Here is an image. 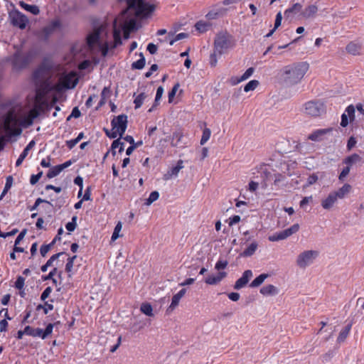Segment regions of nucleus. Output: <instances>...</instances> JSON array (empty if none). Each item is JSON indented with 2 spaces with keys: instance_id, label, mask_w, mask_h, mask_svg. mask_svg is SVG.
Masks as SVG:
<instances>
[{
  "instance_id": "obj_1",
  "label": "nucleus",
  "mask_w": 364,
  "mask_h": 364,
  "mask_svg": "<svg viewBox=\"0 0 364 364\" xmlns=\"http://www.w3.org/2000/svg\"><path fill=\"white\" fill-rule=\"evenodd\" d=\"M127 8L122 11L113 23L114 42L109 46L107 42H102V35H107L106 27L101 25L95 28L87 38V43L91 50L95 48L100 51L102 56L107 55L109 49H114L122 44L121 31H124V38L128 39L130 32L136 28L137 17L145 16L151 13L154 7L146 2V0H127Z\"/></svg>"
},
{
  "instance_id": "obj_2",
  "label": "nucleus",
  "mask_w": 364,
  "mask_h": 364,
  "mask_svg": "<svg viewBox=\"0 0 364 364\" xmlns=\"http://www.w3.org/2000/svg\"><path fill=\"white\" fill-rule=\"evenodd\" d=\"M79 77L76 72H65L59 65L53 67L43 62L33 73L32 82L35 91H63L75 88Z\"/></svg>"
},
{
  "instance_id": "obj_3",
  "label": "nucleus",
  "mask_w": 364,
  "mask_h": 364,
  "mask_svg": "<svg viewBox=\"0 0 364 364\" xmlns=\"http://www.w3.org/2000/svg\"><path fill=\"white\" fill-rule=\"evenodd\" d=\"M36 93L33 107L23 118L22 124L24 127L32 125L35 119L41 114L50 110L56 103L55 97H53L51 102H48L46 96L48 92Z\"/></svg>"
},
{
  "instance_id": "obj_4",
  "label": "nucleus",
  "mask_w": 364,
  "mask_h": 364,
  "mask_svg": "<svg viewBox=\"0 0 364 364\" xmlns=\"http://www.w3.org/2000/svg\"><path fill=\"white\" fill-rule=\"evenodd\" d=\"M309 69V64L299 63L285 66L280 74V79L287 86L298 84L305 75Z\"/></svg>"
},
{
  "instance_id": "obj_5",
  "label": "nucleus",
  "mask_w": 364,
  "mask_h": 364,
  "mask_svg": "<svg viewBox=\"0 0 364 364\" xmlns=\"http://www.w3.org/2000/svg\"><path fill=\"white\" fill-rule=\"evenodd\" d=\"M235 41L232 36L227 33H220L217 35L214 42V53L213 56L221 55L232 48Z\"/></svg>"
},
{
  "instance_id": "obj_6",
  "label": "nucleus",
  "mask_w": 364,
  "mask_h": 364,
  "mask_svg": "<svg viewBox=\"0 0 364 364\" xmlns=\"http://www.w3.org/2000/svg\"><path fill=\"white\" fill-rule=\"evenodd\" d=\"M112 127V132L108 130L105 131L107 136L111 139H115L117 136L120 137L124 134L127 127V116L124 114H119L114 117L110 122Z\"/></svg>"
},
{
  "instance_id": "obj_7",
  "label": "nucleus",
  "mask_w": 364,
  "mask_h": 364,
  "mask_svg": "<svg viewBox=\"0 0 364 364\" xmlns=\"http://www.w3.org/2000/svg\"><path fill=\"white\" fill-rule=\"evenodd\" d=\"M318 256L316 250H306L300 253L296 258V264L301 269H305L311 264Z\"/></svg>"
},
{
  "instance_id": "obj_8",
  "label": "nucleus",
  "mask_w": 364,
  "mask_h": 364,
  "mask_svg": "<svg viewBox=\"0 0 364 364\" xmlns=\"http://www.w3.org/2000/svg\"><path fill=\"white\" fill-rule=\"evenodd\" d=\"M324 111V103L320 100H311L304 104V113L309 116L318 117Z\"/></svg>"
},
{
  "instance_id": "obj_9",
  "label": "nucleus",
  "mask_w": 364,
  "mask_h": 364,
  "mask_svg": "<svg viewBox=\"0 0 364 364\" xmlns=\"http://www.w3.org/2000/svg\"><path fill=\"white\" fill-rule=\"evenodd\" d=\"M54 325L53 323H49L45 330H43L39 328H34L30 326H26L24 328V332H26V335L30 336L32 337H40L42 339L46 338L48 336H50L53 329Z\"/></svg>"
},
{
  "instance_id": "obj_10",
  "label": "nucleus",
  "mask_w": 364,
  "mask_h": 364,
  "mask_svg": "<svg viewBox=\"0 0 364 364\" xmlns=\"http://www.w3.org/2000/svg\"><path fill=\"white\" fill-rule=\"evenodd\" d=\"M262 176L264 178L262 183V187L263 188H267L268 182L270 181H273L274 184L277 186L285 179L284 175L279 173H272L267 169L262 172Z\"/></svg>"
},
{
  "instance_id": "obj_11",
  "label": "nucleus",
  "mask_w": 364,
  "mask_h": 364,
  "mask_svg": "<svg viewBox=\"0 0 364 364\" xmlns=\"http://www.w3.org/2000/svg\"><path fill=\"white\" fill-rule=\"evenodd\" d=\"M299 230V224H294L292 226H291L289 228H287L282 231H280L279 232H276L273 234L272 235H270L269 237V240L272 242L279 241L285 240L287 237H290L293 234L297 232Z\"/></svg>"
},
{
  "instance_id": "obj_12",
  "label": "nucleus",
  "mask_w": 364,
  "mask_h": 364,
  "mask_svg": "<svg viewBox=\"0 0 364 364\" xmlns=\"http://www.w3.org/2000/svg\"><path fill=\"white\" fill-rule=\"evenodd\" d=\"M333 130V129L332 127L318 129L313 131L310 134H309L307 139L312 141L321 142L326 139L327 135L331 134Z\"/></svg>"
},
{
  "instance_id": "obj_13",
  "label": "nucleus",
  "mask_w": 364,
  "mask_h": 364,
  "mask_svg": "<svg viewBox=\"0 0 364 364\" xmlns=\"http://www.w3.org/2000/svg\"><path fill=\"white\" fill-rule=\"evenodd\" d=\"M12 23L21 29L26 28L28 23V18L26 16L18 11H16L11 15Z\"/></svg>"
},
{
  "instance_id": "obj_14",
  "label": "nucleus",
  "mask_w": 364,
  "mask_h": 364,
  "mask_svg": "<svg viewBox=\"0 0 364 364\" xmlns=\"http://www.w3.org/2000/svg\"><path fill=\"white\" fill-rule=\"evenodd\" d=\"M348 117L350 121L353 120L355 118V108L352 105L348 106L344 113H343L341 115V127H346L348 124Z\"/></svg>"
},
{
  "instance_id": "obj_15",
  "label": "nucleus",
  "mask_w": 364,
  "mask_h": 364,
  "mask_svg": "<svg viewBox=\"0 0 364 364\" xmlns=\"http://www.w3.org/2000/svg\"><path fill=\"white\" fill-rule=\"evenodd\" d=\"M252 277V272L250 269L245 270L242 277L238 279L234 285V289H240L245 287L250 279Z\"/></svg>"
},
{
  "instance_id": "obj_16",
  "label": "nucleus",
  "mask_w": 364,
  "mask_h": 364,
  "mask_svg": "<svg viewBox=\"0 0 364 364\" xmlns=\"http://www.w3.org/2000/svg\"><path fill=\"white\" fill-rule=\"evenodd\" d=\"M183 168V161L179 160L176 166L168 170L163 176L164 181L171 179L173 176H177L180 170Z\"/></svg>"
},
{
  "instance_id": "obj_17",
  "label": "nucleus",
  "mask_w": 364,
  "mask_h": 364,
  "mask_svg": "<svg viewBox=\"0 0 364 364\" xmlns=\"http://www.w3.org/2000/svg\"><path fill=\"white\" fill-rule=\"evenodd\" d=\"M317 11L318 6L311 4L306 7L305 9L301 12L300 16L304 19H309L315 17Z\"/></svg>"
},
{
  "instance_id": "obj_18",
  "label": "nucleus",
  "mask_w": 364,
  "mask_h": 364,
  "mask_svg": "<svg viewBox=\"0 0 364 364\" xmlns=\"http://www.w3.org/2000/svg\"><path fill=\"white\" fill-rule=\"evenodd\" d=\"M338 199L336 196L331 192L328 196L321 200V206L323 209L330 210L333 207Z\"/></svg>"
},
{
  "instance_id": "obj_19",
  "label": "nucleus",
  "mask_w": 364,
  "mask_h": 364,
  "mask_svg": "<svg viewBox=\"0 0 364 364\" xmlns=\"http://www.w3.org/2000/svg\"><path fill=\"white\" fill-rule=\"evenodd\" d=\"M361 49L362 44L354 41L350 42L346 48L347 53L353 55H360Z\"/></svg>"
},
{
  "instance_id": "obj_20",
  "label": "nucleus",
  "mask_w": 364,
  "mask_h": 364,
  "mask_svg": "<svg viewBox=\"0 0 364 364\" xmlns=\"http://www.w3.org/2000/svg\"><path fill=\"white\" fill-rule=\"evenodd\" d=\"M13 121V117H11V116H9L6 117V119H5V122H4V128H5V130L8 132H9V134L11 135H18L21 134V130L18 128H15L16 127V126H11V122Z\"/></svg>"
},
{
  "instance_id": "obj_21",
  "label": "nucleus",
  "mask_w": 364,
  "mask_h": 364,
  "mask_svg": "<svg viewBox=\"0 0 364 364\" xmlns=\"http://www.w3.org/2000/svg\"><path fill=\"white\" fill-rule=\"evenodd\" d=\"M227 275L225 272H220L218 275H209L205 279V282L210 285L217 284H218L223 278H225Z\"/></svg>"
},
{
  "instance_id": "obj_22",
  "label": "nucleus",
  "mask_w": 364,
  "mask_h": 364,
  "mask_svg": "<svg viewBox=\"0 0 364 364\" xmlns=\"http://www.w3.org/2000/svg\"><path fill=\"white\" fill-rule=\"evenodd\" d=\"M186 289H181L177 294H174L171 299V303L168 306V309L173 310L179 304L181 299L185 295Z\"/></svg>"
},
{
  "instance_id": "obj_23",
  "label": "nucleus",
  "mask_w": 364,
  "mask_h": 364,
  "mask_svg": "<svg viewBox=\"0 0 364 364\" xmlns=\"http://www.w3.org/2000/svg\"><path fill=\"white\" fill-rule=\"evenodd\" d=\"M351 186L348 183H345L341 188L332 193L336 196L337 199H343L350 191Z\"/></svg>"
},
{
  "instance_id": "obj_24",
  "label": "nucleus",
  "mask_w": 364,
  "mask_h": 364,
  "mask_svg": "<svg viewBox=\"0 0 364 364\" xmlns=\"http://www.w3.org/2000/svg\"><path fill=\"white\" fill-rule=\"evenodd\" d=\"M259 292L264 296H274L279 293V290L275 286L267 284L262 287Z\"/></svg>"
},
{
  "instance_id": "obj_25",
  "label": "nucleus",
  "mask_w": 364,
  "mask_h": 364,
  "mask_svg": "<svg viewBox=\"0 0 364 364\" xmlns=\"http://www.w3.org/2000/svg\"><path fill=\"white\" fill-rule=\"evenodd\" d=\"M183 137V134L182 131L178 130V131L174 132L172 134L171 142V146L173 147H177L179 145Z\"/></svg>"
},
{
  "instance_id": "obj_26",
  "label": "nucleus",
  "mask_w": 364,
  "mask_h": 364,
  "mask_svg": "<svg viewBox=\"0 0 364 364\" xmlns=\"http://www.w3.org/2000/svg\"><path fill=\"white\" fill-rule=\"evenodd\" d=\"M24 285H25V278L22 276H18L16 278V280L14 284V287L21 291L20 295L21 297H24Z\"/></svg>"
},
{
  "instance_id": "obj_27",
  "label": "nucleus",
  "mask_w": 364,
  "mask_h": 364,
  "mask_svg": "<svg viewBox=\"0 0 364 364\" xmlns=\"http://www.w3.org/2000/svg\"><path fill=\"white\" fill-rule=\"evenodd\" d=\"M361 157L357 154H353L350 156H347L343 163L346 164L348 166L350 167L353 164L358 163L360 161Z\"/></svg>"
},
{
  "instance_id": "obj_28",
  "label": "nucleus",
  "mask_w": 364,
  "mask_h": 364,
  "mask_svg": "<svg viewBox=\"0 0 364 364\" xmlns=\"http://www.w3.org/2000/svg\"><path fill=\"white\" fill-rule=\"evenodd\" d=\"M351 327H352V324L351 323H349L348 325H347L339 333L338 336V338H337V341L338 343H342L343 342L346 338L348 337V336L349 335L350 333V329H351Z\"/></svg>"
},
{
  "instance_id": "obj_29",
  "label": "nucleus",
  "mask_w": 364,
  "mask_h": 364,
  "mask_svg": "<svg viewBox=\"0 0 364 364\" xmlns=\"http://www.w3.org/2000/svg\"><path fill=\"white\" fill-rule=\"evenodd\" d=\"M268 277V274H259L250 283V287L252 288H255L260 286Z\"/></svg>"
},
{
  "instance_id": "obj_30",
  "label": "nucleus",
  "mask_w": 364,
  "mask_h": 364,
  "mask_svg": "<svg viewBox=\"0 0 364 364\" xmlns=\"http://www.w3.org/2000/svg\"><path fill=\"white\" fill-rule=\"evenodd\" d=\"M258 245L256 242H252L242 252V255L245 257H250L254 255L257 250Z\"/></svg>"
},
{
  "instance_id": "obj_31",
  "label": "nucleus",
  "mask_w": 364,
  "mask_h": 364,
  "mask_svg": "<svg viewBox=\"0 0 364 364\" xmlns=\"http://www.w3.org/2000/svg\"><path fill=\"white\" fill-rule=\"evenodd\" d=\"M20 5L25 10L31 12V14H33L34 15H37L38 14H39V11H40L39 9L36 5H29V4H26L23 1H21Z\"/></svg>"
},
{
  "instance_id": "obj_32",
  "label": "nucleus",
  "mask_w": 364,
  "mask_h": 364,
  "mask_svg": "<svg viewBox=\"0 0 364 364\" xmlns=\"http://www.w3.org/2000/svg\"><path fill=\"white\" fill-rule=\"evenodd\" d=\"M141 311L148 316H153V308L149 303H143L140 307Z\"/></svg>"
},
{
  "instance_id": "obj_33",
  "label": "nucleus",
  "mask_w": 364,
  "mask_h": 364,
  "mask_svg": "<svg viewBox=\"0 0 364 364\" xmlns=\"http://www.w3.org/2000/svg\"><path fill=\"white\" fill-rule=\"evenodd\" d=\"M302 5L299 3L294 4L291 8L287 9L284 12V15L289 17L290 14H296L301 11Z\"/></svg>"
},
{
  "instance_id": "obj_34",
  "label": "nucleus",
  "mask_w": 364,
  "mask_h": 364,
  "mask_svg": "<svg viewBox=\"0 0 364 364\" xmlns=\"http://www.w3.org/2000/svg\"><path fill=\"white\" fill-rule=\"evenodd\" d=\"M62 171V168L60 165L53 166L49 169L47 173V177L48 178H52L58 176Z\"/></svg>"
},
{
  "instance_id": "obj_35",
  "label": "nucleus",
  "mask_w": 364,
  "mask_h": 364,
  "mask_svg": "<svg viewBox=\"0 0 364 364\" xmlns=\"http://www.w3.org/2000/svg\"><path fill=\"white\" fill-rule=\"evenodd\" d=\"M76 258H77V256L74 255L73 257H70L67 260V262L65 264V272L67 273H68V276L70 277H71V273H72V270H73V264H74V261Z\"/></svg>"
},
{
  "instance_id": "obj_36",
  "label": "nucleus",
  "mask_w": 364,
  "mask_h": 364,
  "mask_svg": "<svg viewBox=\"0 0 364 364\" xmlns=\"http://www.w3.org/2000/svg\"><path fill=\"white\" fill-rule=\"evenodd\" d=\"M111 148L112 149L113 154H115L114 149H119V152L121 153L124 151V144L119 139H117L112 142Z\"/></svg>"
},
{
  "instance_id": "obj_37",
  "label": "nucleus",
  "mask_w": 364,
  "mask_h": 364,
  "mask_svg": "<svg viewBox=\"0 0 364 364\" xmlns=\"http://www.w3.org/2000/svg\"><path fill=\"white\" fill-rule=\"evenodd\" d=\"M122 222L119 221L117 223V225H116V226H115V228L114 229V232H113L112 237H111V240L112 241H114L117 238H119V237L122 236V235H119V232L122 230Z\"/></svg>"
},
{
  "instance_id": "obj_38",
  "label": "nucleus",
  "mask_w": 364,
  "mask_h": 364,
  "mask_svg": "<svg viewBox=\"0 0 364 364\" xmlns=\"http://www.w3.org/2000/svg\"><path fill=\"white\" fill-rule=\"evenodd\" d=\"M211 135V131L209 128H205L203 131V134L200 139V144H205L210 139Z\"/></svg>"
},
{
  "instance_id": "obj_39",
  "label": "nucleus",
  "mask_w": 364,
  "mask_h": 364,
  "mask_svg": "<svg viewBox=\"0 0 364 364\" xmlns=\"http://www.w3.org/2000/svg\"><path fill=\"white\" fill-rule=\"evenodd\" d=\"M225 10L224 9H219L218 11H211L208 13L207 17L209 19H215L218 18V16H221L225 14Z\"/></svg>"
},
{
  "instance_id": "obj_40",
  "label": "nucleus",
  "mask_w": 364,
  "mask_h": 364,
  "mask_svg": "<svg viewBox=\"0 0 364 364\" xmlns=\"http://www.w3.org/2000/svg\"><path fill=\"white\" fill-rule=\"evenodd\" d=\"M139 55H140L141 58L139 60L133 63L132 65V68L133 69H141L144 68V66L145 65V59H144L143 54L141 53L139 54Z\"/></svg>"
},
{
  "instance_id": "obj_41",
  "label": "nucleus",
  "mask_w": 364,
  "mask_h": 364,
  "mask_svg": "<svg viewBox=\"0 0 364 364\" xmlns=\"http://www.w3.org/2000/svg\"><path fill=\"white\" fill-rule=\"evenodd\" d=\"M210 26V23L203 22V21H198L195 25V27L197 31H198L200 33H203L208 30V28Z\"/></svg>"
},
{
  "instance_id": "obj_42",
  "label": "nucleus",
  "mask_w": 364,
  "mask_h": 364,
  "mask_svg": "<svg viewBox=\"0 0 364 364\" xmlns=\"http://www.w3.org/2000/svg\"><path fill=\"white\" fill-rule=\"evenodd\" d=\"M159 192L156 191H152L150 193L149 198L146 199L145 204L147 205H149L154 201L157 200L159 199Z\"/></svg>"
},
{
  "instance_id": "obj_43",
  "label": "nucleus",
  "mask_w": 364,
  "mask_h": 364,
  "mask_svg": "<svg viewBox=\"0 0 364 364\" xmlns=\"http://www.w3.org/2000/svg\"><path fill=\"white\" fill-rule=\"evenodd\" d=\"M259 84V82L257 80H252L250 81L244 88V91H251L255 90Z\"/></svg>"
},
{
  "instance_id": "obj_44",
  "label": "nucleus",
  "mask_w": 364,
  "mask_h": 364,
  "mask_svg": "<svg viewBox=\"0 0 364 364\" xmlns=\"http://www.w3.org/2000/svg\"><path fill=\"white\" fill-rule=\"evenodd\" d=\"M76 221H77V216H73L72 218V221L68 223L65 225V228L67 229L68 231L73 232L75 230V229L76 228V226H77Z\"/></svg>"
},
{
  "instance_id": "obj_45",
  "label": "nucleus",
  "mask_w": 364,
  "mask_h": 364,
  "mask_svg": "<svg viewBox=\"0 0 364 364\" xmlns=\"http://www.w3.org/2000/svg\"><path fill=\"white\" fill-rule=\"evenodd\" d=\"M55 274H58V277L60 278L61 277V274H62V272L60 271V272H58V269L56 267H54L50 272L49 274L47 275V276H45L43 277V280H50L53 278H54L53 277L55 275Z\"/></svg>"
},
{
  "instance_id": "obj_46",
  "label": "nucleus",
  "mask_w": 364,
  "mask_h": 364,
  "mask_svg": "<svg viewBox=\"0 0 364 364\" xmlns=\"http://www.w3.org/2000/svg\"><path fill=\"white\" fill-rule=\"evenodd\" d=\"M53 247V244L43 245L40 248V253L42 257H45L48 252Z\"/></svg>"
},
{
  "instance_id": "obj_47",
  "label": "nucleus",
  "mask_w": 364,
  "mask_h": 364,
  "mask_svg": "<svg viewBox=\"0 0 364 364\" xmlns=\"http://www.w3.org/2000/svg\"><path fill=\"white\" fill-rule=\"evenodd\" d=\"M41 309H43L44 314H47L49 311H52L53 309V305L51 304H48V302H45L44 305L39 304L37 306L38 310Z\"/></svg>"
},
{
  "instance_id": "obj_48",
  "label": "nucleus",
  "mask_w": 364,
  "mask_h": 364,
  "mask_svg": "<svg viewBox=\"0 0 364 364\" xmlns=\"http://www.w3.org/2000/svg\"><path fill=\"white\" fill-rule=\"evenodd\" d=\"M144 100V92H141L134 100L135 108H139L141 106Z\"/></svg>"
},
{
  "instance_id": "obj_49",
  "label": "nucleus",
  "mask_w": 364,
  "mask_h": 364,
  "mask_svg": "<svg viewBox=\"0 0 364 364\" xmlns=\"http://www.w3.org/2000/svg\"><path fill=\"white\" fill-rule=\"evenodd\" d=\"M57 26L58 23L56 22H53L50 25L44 28L43 33H45V36H48V35H50L54 31Z\"/></svg>"
},
{
  "instance_id": "obj_50",
  "label": "nucleus",
  "mask_w": 364,
  "mask_h": 364,
  "mask_svg": "<svg viewBox=\"0 0 364 364\" xmlns=\"http://www.w3.org/2000/svg\"><path fill=\"white\" fill-rule=\"evenodd\" d=\"M28 151L26 149H23L20 156H18V159L16 161V166H19L23 163V160L26 159V157L28 156Z\"/></svg>"
},
{
  "instance_id": "obj_51",
  "label": "nucleus",
  "mask_w": 364,
  "mask_h": 364,
  "mask_svg": "<svg viewBox=\"0 0 364 364\" xmlns=\"http://www.w3.org/2000/svg\"><path fill=\"white\" fill-rule=\"evenodd\" d=\"M47 203V204H48V205H52V204H51L49 201H48V200H44V199H42V198H37V199L36 200V202H35V203L33 204V206H31V207L29 208V209H30V210H31V211H32V210H36V209H37V208H38V206L41 203Z\"/></svg>"
},
{
  "instance_id": "obj_52",
  "label": "nucleus",
  "mask_w": 364,
  "mask_h": 364,
  "mask_svg": "<svg viewBox=\"0 0 364 364\" xmlns=\"http://www.w3.org/2000/svg\"><path fill=\"white\" fill-rule=\"evenodd\" d=\"M74 183H75V184H76L77 186H78L80 187V191L78 192V197H80L81 196L82 191L83 179L81 176H77L74 179Z\"/></svg>"
},
{
  "instance_id": "obj_53",
  "label": "nucleus",
  "mask_w": 364,
  "mask_h": 364,
  "mask_svg": "<svg viewBox=\"0 0 364 364\" xmlns=\"http://www.w3.org/2000/svg\"><path fill=\"white\" fill-rule=\"evenodd\" d=\"M318 177L316 173L311 174L307 178L306 185L311 186V185L316 183V181H318Z\"/></svg>"
},
{
  "instance_id": "obj_54",
  "label": "nucleus",
  "mask_w": 364,
  "mask_h": 364,
  "mask_svg": "<svg viewBox=\"0 0 364 364\" xmlns=\"http://www.w3.org/2000/svg\"><path fill=\"white\" fill-rule=\"evenodd\" d=\"M64 252H58L52 255L50 259L46 262V264L50 267L53 265V263L55 260H56L60 255H63Z\"/></svg>"
},
{
  "instance_id": "obj_55",
  "label": "nucleus",
  "mask_w": 364,
  "mask_h": 364,
  "mask_svg": "<svg viewBox=\"0 0 364 364\" xmlns=\"http://www.w3.org/2000/svg\"><path fill=\"white\" fill-rule=\"evenodd\" d=\"M42 174H43V172L41 171L37 174L31 175V176L30 178V183L31 185H35L36 183H37L38 181H39V179L41 178Z\"/></svg>"
},
{
  "instance_id": "obj_56",
  "label": "nucleus",
  "mask_w": 364,
  "mask_h": 364,
  "mask_svg": "<svg viewBox=\"0 0 364 364\" xmlns=\"http://www.w3.org/2000/svg\"><path fill=\"white\" fill-rule=\"evenodd\" d=\"M53 289L50 287H47L41 295V299L45 301L50 294Z\"/></svg>"
},
{
  "instance_id": "obj_57",
  "label": "nucleus",
  "mask_w": 364,
  "mask_h": 364,
  "mask_svg": "<svg viewBox=\"0 0 364 364\" xmlns=\"http://www.w3.org/2000/svg\"><path fill=\"white\" fill-rule=\"evenodd\" d=\"M228 262L226 260H218L215 266V268L218 270L224 269L228 266Z\"/></svg>"
},
{
  "instance_id": "obj_58",
  "label": "nucleus",
  "mask_w": 364,
  "mask_h": 364,
  "mask_svg": "<svg viewBox=\"0 0 364 364\" xmlns=\"http://www.w3.org/2000/svg\"><path fill=\"white\" fill-rule=\"evenodd\" d=\"M240 221V216L239 215H233L232 217H230L228 219V225L229 226H232L237 223H238Z\"/></svg>"
},
{
  "instance_id": "obj_59",
  "label": "nucleus",
  "mask_w": 364,
  "mask_h": 364,
  "mask_svg": "<svg viewBox=\"0 0 364 364\" xmlns=\"http://www.w3.org/2000/svg\"><path fill=\"white\" fill-rule=\"evenodd\" d=\"M254 73V68H249L245 73L240 77V80L242 81L247 80Z\"/></svg>"
},
{
  "instance_id": "obj_60",
  "label": "nucleus",
  "mask_w": 364,
  "mask_h": 364,
  "mask_svg": "<svg viewBox=\"0 0 364 364\" xmlns=\"http://www.w3.org/2000/svg\"><path fill=\"white\" fill-rule=\"evenodd\" d=\"M357 141L355 137L350 136L347 142V149L348 150H351L356 144Z\"/></svg>"
},
{
  "instance_id": "obj_61",
  "label": "nucleus",
  "mask_w": 364,
  "mask_h": 364,
  "mask_svg": "<svg viewBox=\"0 0 364 364\" xmlns=\"http://www.w3.org/2000/svg\"><path fill=\"white\" fill-rule=\"evenodd\" d=\"M350 167L346 166V167L343 168V169L342 170V171L341 172L340 175H339V180L341 181H343V178L347 176L350 172Z\"/></svg>"
},
{
  "instance_id": "obj_62",
  "label": "nucleus",
  "mask_w": 364,
  "mask_h": 364,
  "mask_svg": "<svg viewBox=\"0 0 364 364\" xmlns=\"http://www.w3.org/2000/svg\"><path fill=\"white\" fill-rule=\"evenodd\" d=\"M80 111L77 107H74L72 110L70 115L68 117V120H69L71 117L78 118L80 116Z\"/></svg>"
},
{
  "instance_id": "obj_63",
  "label": "nucleus",
  "mask_w": 364,
  "mask_h": 364,
  "mask_svg": "<svg viewBox=\"0 0 364 364\" xmlns=\"http://www.w3.org/2000/svg\"><path fill=\"white\" fill-rule=\"evenodd\" d=\"M26 234V230L24 229L19 233V235L16 238L14 245H18L20 243V242L23 239Z\"/></svg>"
},
{
  "instance_id": "obj_64",
  "label": "nucleus",
  "mask_w": 364,
  "mask_h": 364,
  "mask_svg": "<svg viewBox=\"0 0 364 364\" xmlns=\"http://www.w3.org/2000/svg\"><path fill=\"white\" fill-rule=\"evenodd\" d=\"M9 323L6 319H2L0 321V331L1 332H5L7 331Z\"/></svg>"
}]
</instances>
